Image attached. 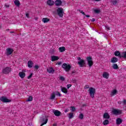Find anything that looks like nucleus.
Here are the masks:
<instances>
[{"label":"nucleus","mask_w":126,"mask_h":126,"mask_svg":"<svg viewBox=\"0 0 126 126\" xmlns=\"http://www.w3.org/2000/svg\"><path fill=\"white\" fill-rule=\"evenodd\" d=\"M10 33L11 34H12V33H14V32L12 31V32H10Z\"/></svg>","instance_id":"4d7b16f0"},{"label":"nucleus","mask_w":126,"mask_h":126,"mask_svg":"<svg viewBox=\"0 0 126 126\" xmlns=\"http://www.w3.org/2000/svg\"><path fill=\"white\" fill-rule=\"evenodd\" d=\"M110 75L109 74V73L107 72H104L102 74V76L104 78H106V79H108L109 78V76Z\"/></svg>","instance_id":"4468645a"},{"label":"nucleus","mask_w":126,"mask_h":126,"mask_svg":"<svg viewBox=\"0 0 126 126\" xmlns=\"http://www.w3.org/2000/svg\"><path fill=\"white\" fill-rule=\"evenodd\" d=\"M117 91L116 90H114L111 93V95H116V94H117Z\"/></svg>","instance_id":"f704fd0d"},{"label":"nucleus","mask_w":126,"mask_h":126,"mask_svg":"<svg viewBox=\"0 0 126 126\" xmlns=\"http://www.w3.org/2000/svg\"><path fill=\"white\" fill-rule=\"evenodd\" d=\"M83 107H86V104H84L82 105Z\"/></svg>","instance_id":"6e6d98bb"},{"label":"nucleus","mask_w":126,"mask_h":126,"mask_svg":"<svg viewBox=\"0 0 126 126\" xmlns=\"http://www.w3.org/2000/svg\"><path fill=\"white\" fill-rule=\"evenodd\" d=\"M55 95H56V96H59V97H61V96H62V94H61V93L59 92H57Z\"/></svg>","instance_id":"c9c22d12"},{"label":"nucleus","mask_w":126,"mask_h":126,"mask_svg":"<svg viewBox=\"0 0 126 126\" xmlns=\"http://www.w3.org/2000/svg\"><path fill=\"white\" fill-rule=\"evenodd\" d=\"M56 98V94L53 93L51 94V97H50V100H54Z\"/></svg>","instance_id":"a878e982"},{"label":"nucleus","mask_w":126,"mask_h":126,"mask_svg":"<svg viewBox=\"0 0 126 126\" xmlns=\"http://www.w3.org/2000/svg\"><path fill=\"white\" fill-rule=\"evenodd\" d=\"M13 50L12 48H8L6 49V55L7 56H10L12 53H13Z\"/></svg>","instance_id":"6e6552de"},{"label":"nucleus","mask_w":126,"mask_h":126,"mask_svg":"<svg viewBox=\"0 0 126 126\" xmlns=\"http://www.w3.org/2000/svg\"><path fill=\"white\" fill-rule=\"evenodd\" d=\"M112 113L114 115L118 116V115H121L122 114V111L120 109H113Z\"/></svg>","instance_id":"1a4fd4ad"},{"label":"nucleus","mask_w":126,"mask_h":126,"mask_svg":"<svg viewBox=\"0 0 126 126\" xmlns=\"http://www.w3.org/2000/svg\"><path fill=\"white\" fill-rule=\"evenodd\" d=\"M62 3H63V2H62V0H56L55 1V5H56V6L62 5Z\"/></svg>","instance_id":"dca6fc26"},{"label":"nucleus","mask_w":126,"mask_h":126,"mask_svg":"<svg viewBox=\"0 0 126 126\" xmlns=\"http://www.w3.org/2000/svg\"><path fill=\"white\" fill-rule=\"evenodd\" d=\"M103 119H105V120H108V119H110V115H109V113L105 112L103 114Z\"/></svg>","instance_id":"f3484780"},{"label":"nucleus","mask_w":126,"mask_h":126,"mask_svg":"<svg viewBox=\"0 0 126 126\" xmlns=\"http://www.w3.org/2000/svg\"><path fill=\"white\" fill-rule=\"evenodd\" d=\"M53 126H56V125H55V124H54V125H53Z\"/></svg>","instance_id":"680f3d73"},{"label":"nucleus","mask_w":126,"mask_h":126,"mask_svg":"<svg viewBox=\"0 0 126 126\" xmlns=\"http://www.w3.org/2000/svg\"><path fill=\"white\" fill-rule=\"evenodd\" d=\"M60 59V58L58 56H51V61L52 62H56Z\"/></svg>","instance_id":"ddd939ff"},{"label":"nucleus","mask_w":126,"mask_h":126,"mask_svg":"<svg viewBox=\"0 0 126 126\" xmlns=\"http://www.w3.org/2000/svg\"><path fill=\"white\" fill-rule=\"evenodd\" d=\"M92 22H94V21H95V19L94 18H93L91 20Z\"/></svg>","instance_id":"3c124183"},{"label":"nucleus","mask_w":126,"mask_h":126,"mask_svg":"<svg viewBox=\"0 0 126 126\" xmlns=\"http://www.w3.org/2000/svg\"><path fill=\"white\" fill-rule=\"evenodd\" d=\"M32 75H33V73H32L28 77V79H30L32 77Z\"/></svg>","instance_id":"ea45409f"},{"label":"nucleus","mask_w":126,"mask_h":126,"mask_svg":"<svg viewBox=\"0 0 126 126\" xmlns=\"http://www.w3.org/2000/svg\"><path fill=\"white\" fill-rule=\"evenodd\" d=\"M72 86L71 84H68L67 85V89H69L70 88V87Z\"/></svg>","instance_id":"c03bdc74"},{"label":"nucleus","mask_w":126,"mask_h":126,"mask_svg":"<svg viewBox=\"0 0 126 126\" xmlns=\"http://www.w3.org/2000/svg\"><path fill=\"white\" fill-rule=\"evenodd\" d=\"M59 52H60V53H63V52H64V51H65V47H59Z\"/></svg>","instance_id":"393cba45"},{"label":"nucleus","mask_w":126,"mask_h":126,"mask_svg":"<svg viewBox=\"0 0 126 126\" xmlns=\"http://www.w3.org/2000/svg\"><path fill=\"white\" fill-rule=\"evenodd\" d=\"M14 3L15 5H16V6H20V2L19 1V0H15L14 1Z\"/></svg>","instance_id":"5701e85b"},{"label":"nucleus","mask_w":126,"mask_h":126,"mask_svg":"<svg viewBox=\"0 0 126 126\" xmlns=\"http://www.w3.org/2000/svg\"><path fill=\"white\" fill-rule=\"evenodd\" d=\"M90 95L92 98H94V95L96 93V89L95 88L91 87L89 89Z\"/></svg>","instance_id":"7ed1b4c3"},{"label":"nucleus","mask_w":126,"mask_h":126,"mask_svg":"<svg viewBox=\"0 0 126 126\" xmlns=\"http://www.w3.org/2000/svg\"><path fill=\"white\" fill-rule=\"evenodd\" d=\"M42 21L44 23H47V22L50 21V19H48V18H43L42 19Z\"/></svg>","instance_id":"bb28decb"},{"label":"nucleus","mask_w":126,"mask_h":126,"mask_svg":"<svg viewBox=\"0 0 126 126\" xmlns=\"http://www.w3.org/2000/svg\"><path fill=\"white\" fill-rule=\"evenodd\" d=\"M87 62L88 63V65L90 67H91L93 65L94 62H93V59L92 56H89L86 58Z\"/></svg>","instance_id":"f257e3e1"},{"label":"nucleus","mask_w":126,"mask_h":126,"mask_svg":"<svg viewBox=\"0 0 126 126\" xmlns=\"http://www.w3.org/2000/svg\"><path fill=\"white\" fill-rule=\"evenodd\" d=\"M61 91L63 93L66 94V93H67V89H66L65 87H63L61 89Z\"/></svg>","instance_id":"b1692460"},{"label":"nucleus","mask_w":126,"mask_h":126,"mask_svg":"<svg viewBox=\"0 0 126 126\" xmlns=\"http://www.w3.org/2000/svg\"><path fill=\"white\" fill-rule=\"evenodd\" d=\"M26 16L27 18H29V13H26Z\"/></svg>","instance_id":"de8ad7c7"},{"label":"nucleus","mask_w":126,"mask_h":126,"mask_svg":"<svg viewBox=\"0 0 126 126\" xmlns=\"http://www.w3.org/2000/svg\"><path fill=\"white\" fill-rule=\"evenodd\" d=\"M60 79L61 80H62V81H64V78L63 77V76H61L60 78Z\"/></svg>","instance_id":"79ce46f5"},{"label":"nucleus","mask_w":126,"mask_h":126,"mask_svg":"<svg viewBox=\"0 0 126 126\" xmlns=\"http://www.w3.org/2000/svg\"><path fill=\"white\" fill-rule=\"evenodd\" d=\"M52 113L54 114L56 117H60V116L62 115V112H61V111H59L58 110L54 109L52 111Z\"/></svg>","instance_id":"0eeeda50"},{"label":"nucleus","mask_w":126,"mask_h":126,"mask_svg":"<svg viewBox=\"0 0 126 126\" xmlns=\"http://www.w3.org/2000/svg\"><path fill=\"white\" fill-rule=\"evenodd\" d=\"M62 63L61 62H59V63H58L57 64L59 65H60V64H61Z\"/></svg>","instance_id":"5fc2aeb1"},{"label":"nucleus","mask_w":126,"mask_h":126,"mask_svg":"<svg viewBox=\"0 0 126 126\" xmlns=\"http://www.w3.org/2000/svg\"><path fill=\"white\" fill-rule=\"evenodd\" d=\"M57 12L59 17H63V14H64V11L62 7L58 8L57 10Z\"/></svg>","instance_id":"f03ea898"},{"label":"nucleus","mask_w":126,"mask_h":126,"mask_svg":"<svg viewBox=\"0 0 126 126\" xmlns=\"http://www.w3.org/2000/svg\"><path fill=\"white\" fill-rule=\"evenodd\" d=\"M123 123V119L120 118H118L116 120V124L117 125H121Z\"/></svg>","instance_id":"6ab92c4d"},{"label":"nucleus","mask_w":126,"mask_h":126,"mask_svg":"<svg viewBox=\"0 0 126 126\" xmlns=\"http://www.w3.org/2000/svg\"><path fill=\"white\" fill-rule=\"evenodd\" d=\"M122 105H123V106H126V99H124L123 100V102H122Z\"/></svg>","instance_id":"4c0bfd02"},{"label":"nucleus","mask_w":126,"mask_h":126,"mask_svg":"<svg viewBox=\"0 0 126 126\" xmlns=\"http://www.w3.org/2000/svg\"><path fill=\"white\" fill-rule=\"evenodd\" d=\"M71 108L72 112H74V111H75V107L74 106H71Z\"/></svg>","instance_id":"58836bf2"},{"label":"nucleus","mask_w":126,"mask_h":126,"mask_svg":"<svg viewBox=\"0 0 126 126\" xmlns=\"http://www.w3.org/2000/svg\"><path fill=\"white\" fill-rule=\"evenodd\" d=\"M103 126H107L109 125V120H105L103 122Z\"/></svg>","instance_id":"7c9ffc66"},{"label":"nucleus","mask_w":126,"mask_h":126,"mask_svg":"<svg viewBox=\"0 0 126 126\" xmlns=\"http://www.w3.org/2000/svg\"><path fill=\"white\" fill-rule=\"evenodd\" d=\"M112 67H113V69H118L119 68V66H118V64L114 63L112 65Z\"/></svg>","instance_id":"c85d7f7f"},{"label":"nucleus","mask_w":126,"mask_h":126,"mask_svg":"<svg viewBox=\"0 0 126 126\" xmlns=\"http://www.w3.org/2000/svg\"><path fill=\"white\" fill-rule=\"evenodd\" d=\"M6 31H9V29L6 30Z\"/></svg>","instance_id":"052dcab7"},{"label":"nucleus","mask_w":126,"mask_h":126,"mask_svg":"<svg viewBox=\"0 0 126 126\" xmlns=\"http://www.w3.org/2000/svg\"><path fill=\"white\" fill-rule=\"evenodd\" d=\"M26 101L27 102H31V101H33V96H30Z\"/></svg>","instance_id":"c756f323"},{"label":"nucleus","mask_w":126,"mask_h":126,"mask_svg":"<svg viewBox=\"0 0 126 126\" xmlns=\"http://www.w3.org/2000/svg\"><path fill=\"white\" fill-rule=\"evenodd\" d=\"M6 7H8V6H6Z\"/></svg>","instance_id":"e2e57ef3"},{"label":"nucleus","mask_w":126,"mask_h":126,"mask_svg":"<svg viewBox=\"0 0 126 126\" xmlns=\"http://www.w3.org/2000/svg\"><path fill=\"white\" fill-rule=\"evenodd\" d=\"M79 11H80V13H82V14H83V15H86L85 12H83V10H80Z\"/></svg>","instance_id":"a19ab883"},{"label":"nucleus","mask_w":126,"mask_h":126,"mask_svg":"<svg viewBox=\"0 0 126 126\" xmlns=\"http://www.w3.org/2000/svg\"><path fill=\"white\" fill-rule=\"evenodd\" d=\"M111 2L114 5H116V4H117L118 3V1L117 0H111Z\"/></svg>","instance_id":"2f4dec72"},{"label":"nucleus","mask_w":126,"mask_h":126,"mask_svg":"<svg viewBox=\"0 0 126 126\" xmlns=\"http://www.w3.org/2000/svg\"><path fill=\"white\" fill-rule=\"evenodd\" d=\"M69 120L72 119L73 118V113H69V117H68Z\"/></svg>","instance_id":"473e14b6"},{"label":"nucleus","mask_w":126,"mask_h":126,"mask_svg":"<svg viewBox=\"0 0 126 126\" xmlns=\"http://www.w3.org/2000/svg\"><path fill=\"white\" fill-rule=\"evenodd\" d=\"M0 101H1V102H3V103H9L11 102V100L10 99H7V98L5 97L4 96H2L0 98Z\"/></svg>","instance_id":"423d86ee"},{"label":"nucleus","mask_w":126,"mask_h":126,"mask_svg":"<svg viewBox=\"0 0 126 126\" xmlns=\"http://www.w3.org/2000/svg\"><path fill=\"white\" fill-rule=\"evenodd\" d=\"M77 60H78V61H79V62H80V61H82V59H81V58L78 57Z\"/></svg>","instance_id":"8fccbe9b"},{"label":"nucleus","mask_w":126,"mask_h":126,"mask_svg":"<svg viewBox=\"0 0 126 126\" xmlns=\"http://www.w3.org/2000/svg\"><path fill=\"white\" fill-rule=\"evenodd\" d=\"M85 61L84 60H80V61L78 62V64L80 66V67H84L85 66Z\"/></svg>","instance_id":"9d476101"},{"label":"nucleus","mask_w":126,"mask_h":126,"mask_svg":"<svg viewBox=\"0 0 126 126\" xmlns=\"http://www.w3.org/2000/svg\"><path fill=\"white\" fill-rule=\"evenodd\" d=\"M47 3L48 5H49L50 6H52V5H54L55 4V1H54L52 0H48L47 1Z\"/></svg>","instance_id":"f8f14e48"},{"label":"nucleus","mask_w":126,"mask_h":126,"mask_svg":"<svg viewBox=\"0 0 126 126\" xmlns=\"http://www.w3.org/2000/svg\"><path fill=\"white\" fill-rule=\"evenodd\" d=\"M25 72L23 71L20 72L19 73V76H20L21 78H24L25 77Z\"/></svg>","instance_id":"a211bd4d"},{"label":"nucleus","mask_w":126,"mask_h":126,"mask_svg":"<svg viewBox=\"0 0 126 126\" xmlns=\"http://www.w3.org/2000/svg\"><path fill=\"white\" fill-rule=\"evenodd\" d=\"M84 117V115H83L82 113H81L79 115V119H80V120H83Z\"/></svg>","instance_id":"72a5a7b5"},{"label":"nucleus","mask_w":126,"mask_h":126,"mask_svg":"<svg viewBox=\"0 0 126 126\" xmlns=\"http://www.w3.org/2000/svg\"><path fill=\"white\" fill-rule=\"evenodd\" d=\"M86 17H90V15H85Z\"/></svg>","instance_id":"603ef678"},{"label":"nucleus","mask_w":126,"mask_h":126,"mask_svg":"<svg viewBox=\"0 0 126 126\" xmlns=\"http://www.w3.org/2000/svg\"><path fill=\"white\" fill-rule=\"evenodd\" d=\"M47 72L48 73H54V72L55 71V70L52 67H49L47 68Z\"/></svg>","instance_id":"412c9836"},{"label":"nucleus","mask_w":126,"mask_h":126,"mask_svg":"<svg viewBox=\"0 0 126 126\" xmlns=\"http://www.w3.org/2000/svg\"><path fill=\"white\" fill-rule=\"evenodd\" d=\"M62 67L66 72L69 71V70H70V68H71V66H70V65L67 64L66 63H63L62 65Z\"/></svg>","instance_id":"20e7f679"},{"label":"nucleus","mask_w":126,"mask_h":126,"mask_svg":"<svg viewBox=\"0 0 126 126\" xmlns=\"http://www.w3.org/2000/svg\"><path fill=\"white\" fill-rule=\"evenodd\" d=\"M119 105H122V104H123V102H122L121 101H119L118 102Z\"/></svg>","instance_id":"49530a36"},{"label":"nucleus","mask_w":126,"mask_h":126,"mask_svg":"<svg viewBox=\"0 0 126 126\" xmlns=\"http://www.w3.org/2000/svg\"><path fill=\"white\" fill-rule=\"evenodd\" d=\"M95 0V1H100V0Z\"/></svg>","instance_id":"13d9d810"},{"label":"nucleus","mask_w":126,"mask_h":126,"mask_svg":"<svg viewBox=\"0 0 126 126\" xmlns=\"http://www.w3.org/2000/svg\"><path fill=\"white\" fill-rule=\"evenodd\" d=\"M39 66L38 65H35V66H34V68H35V69H39Z\"/></svg>","instance_id":"37998d69"},{"label":"nucleus","mask_w":126,"mask_h":126,"mask_svg":"<svg viewBox=\"0 0 126 126\" xmlns=\"http://www.w3.org/2000/svg\"><path fill=\"white\" fill-rule=\"evenodd\" d=\"M119 59L116 57H113L111 60V63H118Z\"/></svg>","instance_id":"2eb2a0df"},{"label":"nucleus","mask_w":126,"mask_h":126,"mask_svg":"<svg viewBox=\"0 0 126 126\" xmlns=\"http://www.w3.org/2000/svg\"><path fill=\"white\" fill-rule=\"evenodd\" d=\"M114 55L116 57H119V58H122V57H121V56L122 55V53H121L120 52V51H116Z\"/></svg>","instance_id":"aec40b11"},{"label":"nucleus","mask_w":126,"mask_h":126,"mask_svg":"<svg viewBox=\"0 0 126 126\" xmlns=\"http://www.w3.org/2000/svg\"><path fill=\"white\" fill-rule=\"evenodd\" d=\"M121 58H123L124 59H126V51H124L121 53Z\"/></svg>","instance_id":"cd10ccee"},{"label":"nucleus","mask_w":126,"mask_h":126,"mask_svg":"<svg viewBox=\"0 0 126 126\" xmlns=\"http://www.w3.org/2000/svg\"><path fill=\"white\" fill-rule=\"evenodd\" d=\"M106 29H108V30H110V28H106Z\"/></svg>","instance_id":"bf43d9fd"},{"label":"nucleus","mask_w":126,"mask_h":126,"mask_svg":"<svg viewBox=\"0 0 126 126\" xmlns=\"http://www.w3.org/2000/svg\"><path fill=\"white\" fill-rule=\"evenodd\" d=\"M85 88H86L87 89H88L89 88V85H86Z\"/></svg>","instance_id":"09e8293b"},{"label":"nucleus","mask_w":126,"mask_h":126,"mask_svg":"<svg viewBox=\"0 0 126 126\" xmlns=\"http://www.w3.org/2000/svg\"><path fill=\"white\" fill-rule=\"evenodd\" d=\"M74 73H75V70H73L72 71V74H73Z\"/></svg>","instance_id":"864d4df0"},{"label":"nucleus","mask_w":126,"mask_h":126,"mask_svg":"<svg viewBox=\"0 0 126 126\" xmlns=\"http://www.w3.org/2000/svg\"><path fill=\"white\" fill-rule=\"evenodd\" d=\"M2 72L4 74H8L9 72H11V69L9 67H6L3 69Z\"/></svg>","instance_id":"39448f33"},{"label":"nucleus","mask_w":126,"mask_h":126,"mask_svg":"<svg viewBox=\"0 0 126 126\" xmlns=\"http://www.w3.org/2000/svg\"><path fill=\"white\" fill-rule=\"evenodd\" d=\"M47 123H48V118L47 117H44L42 119V124L40 126H44V125H46Z\"/></svg>","instance_id":"9b49d317"},{"label":"nucleus","mask_w":126,"mask_h":126,"mask_svg":"<svg viewBox=\"0 0 126 126\" xmlns=\"http://www.w3.org/2000/svg\"><path fill=\"white\" fill-rule=\"evenodd\" d=\"M28 67H30V68H31V67H33V62L31 61H28Z\"/></svg>","instance_id":"4be33fe9"},{"label":"nucleus","mask_w":126,"mask_h":126,"mask_svg":"<svg viewBox=\"0 0 126 126\" xmlns=\"http://www.w3.org/2000/svg\"><path fill=\"white\" fill-rule=\"evenodd\" d=\"M65 112H67V111H65Z\"/></svg>","instance_id":"0e129e2a"},{"label":"nucleus","mask_w":126,"mask_h":126,"mask_svg":"<svg viewBox=\"0 0 126 126\" xmlns=\"http://www.w3.org/2000/svg\"><path fill=\"white\" fill-rule=\"evenodd\" d=\"M72 82L73 83H75L76 82V79H72Z\"/></svg>","instance_id":"a18cd8bd"},{"label":"nucleus","mask_w":126,"mask_h":126,"mask_svg":"<svg viewBox=\"0 0 126 126\" xmlns=\"http://www.w3.org/2000/svg\"><path fill=\"white\" fill-rule=\"evenodd\" d=\"M94 12H95V13H100V10L95 9L94 10Z\"/></svg>","instance_id":"e433bc0d"}]
</instances>
